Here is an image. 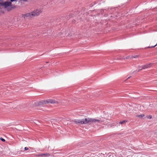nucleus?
<instances>
[{
    "label": "nucleus",
    "instance_id": "nucleus-1",
    "mask_svg": "<svg viewBox=\"0 0 157 157\" xmlns=\"http://www.w3.org/2000/svg\"><path fill=\"white\" fill-rule=\"evenodd\" d=\"M73 122L75 124H91V123H100L101 121L100 120L90 118H86L85 119H83L81 120L75 119Z\"/></svg>",
    "mask_w": 157,
    "mask_h": 157
},
{
    "label": "nucleus",
    "instance_id": "nucleus-2",
    "mask_svg": "<svg viewBox=\"0 0 157 157\" xmlns=\"http://www.w3.org/2000/svg\"><path fill=\"white\" fill-rule=\"evenodd\" d=\"M1 6H4L8 11L11 10L13 8L11 2H0V9H1Z\"/></svg>",
    "mask_w": 157,
    "mask_h": 157
},
{
    "label": "nucleus",
    "instance_id": "nucleus-3",
    "mask_svg": "<svg viewBox=\"0 0 157 157\" xmlns=\"http://www.w3.org/2000/svg\"><path fill=\"white\" fill-rule=\"evenodd\" d=\"M59 102V101H58L52 99H48L46 100H43L40 101L39 103V105H40L48 103L58 104Z\"/></svg>",
    "mask_w": 157,
    "mask_h": 157
},
{
    "label": "nucleus",
    "instance_id": "nucleus-4",
    "mask_svg": "<svg viewBox=\"0 0 157 157\" xmlns=\"http://www.w3.org/2000/svg\"><path fill=\"white\" fill-rule=\"evenodd\" d=\"M42 12V11L40 9H36L34 10L32 12L31 15H32L33 17L35 16H37L40 14Z\"/></svg>",
    "mask_w": 157,
    "mask_h": 157
},
{
    "label": "nucleus",
    "instance_id": "nucleus-5",
    "mask_svg": "<svg viewBox=\"0 0 157 157\" xmlns=\"http://www.w3.org/2000/svg\"><path fill=\"white\" fill-rule=\"evenodd\" d=\"M32 14V13H29L23 15V17L25 19L27 17H33V16L31 15Z\"/></svg>",
    "mask_w": 157,
    "mask_h": 157
},
{
    "label": "nucleus",
    "instance_id": "nucleus-6",
    "mask_svg": "<svg viewBox=\"0 0 157 157\" xmlns=\"http://www.w3.org/2000/svg\"><path fill=\"white\" fill-rule=\"evenodd\" d=\"M153 64L152 63H150L143 65L142 66V69H145L146 68H148L151 66Z\"/></svg>",
    "mask_w": 157,
    "mask_h": 157
},
{
    "label": "nucleus",
    "instance_id": "nucleus-7",
    "mask_svg": "<svg viewBox=\"0 0 157 157\" xmlns=\"http://www.w3.org/2000/svg\"><path fill=\"white\" fill-rule=\"evenodd\" d=\"M50 155V154L49 153H45L39 154L38 155L41 156H49Z\"/></svg>",
    "mask_w": 157,
    "mask_h": 157
},
{
    "label": "nucleus",
    "instance_id": "nucleus-8",
    "mask_svg": "<svg viewBox=\"0 0 157 157\" xmlns=\"http://www.w3.org/2000/svg\"><path fill=\"white\" fill-rule=\"evenodd\" d=\"M144 114H141V115H137L136 116V117H140V118H142L143 117H144Z\"/></svg>",
    "mask_w": 157,
    "mask_h": 157
},
{
    "label": "nucleus",
    "instance_id": "nucleus-9",
    "mask_svg": "<svg viewBox=\"0 0 157 157\" xmlns=\"http://www.w3.org/2000/svg\"><path fill=\"white\" fill-rule=\"evenodd\" d=\"M126 122H127V121H120V124H122L125 123Z\"/></svg>",
    "mask_w": 157,
    "mask_h": 157
},
{
    "label": "nucleus",
    "instance_id": "nucleus-10",
    "mask_svg": "<svg viewBox=\"0 0 157 157\" xmlns=\"http://www.w3.org/2000/svg\"><path fill=\"white\" fill-rule=\"evenodd\" d=\"M138 67H139V69L137 71L138 72L140 71L142 69H143L142 68L141 69H140V68L142 67H141L140 66H139Z\"/></svg>",
    "mask_w": 157,
    "mask_h": 157
},
{
    "label": "nucleus",
    "instance_id": "nucleus-11",
    "mask_svg": "<svg viewBox=\"0 0 157 157\" xmlns=\"http://www.w3.org/2000/svg\"><path fill=\"white\" fill-rule=\"evenodd\" d=\"M138 56L136 55L135 56H132V58H136V57H138Z\"/></svg>",
    "mask_w": 157,
    "mask_h": 157
},
{
    "label": "nucleus",
    "instance_id": "nucleus-12",
    "mask_svg": "<svg viewBox=\"0 0 157 157\" xmlns=\"http://www.w3.org/2000/svg\"><path fill=\"white\" fill-rule=\"evenodd\" d=\"M0 139L3 142H5V140L2 137L0 138Z\"/></svg>",
    "mask_w": 157,
    "mask_h": 157
},
{
    "label": "nucleus",
    "instance_id": "nucleus-13",
    "mask_svg": "<svg viewBox=\"0 0 157 157\" xmlns=\"http://www.w3.org/2000/svg\"><path fill=\"white\" fill-rule=\"evenodd\" d=\"M147 118L149 119H151L152 117V116L151 115H149L147 117Z\"/></svg>",
    "mask_w": 157,
    "mask_h": 157
},
{
    "label": "nucleus",
    "instance_id": "nucleus-14",
    "mask_svg": "<svg viewBox=\"0 0 157 157\" xmlns=\"http://www.w3.org/2000/svg\"><path fill=\"white\" fill-rule=\"evenodd\" d=\"M157 45V44L155 45L154 46H151V47H149V48H154L155 46H156Z\"/></svg>",
    "mask_w": 157,
    "mask_h": 157
},
{
    "label": "nucleus",
    "instance_id": "nucleus-15",
    "mask_svg": "<svg viewBox=\"0 0 157 157\" xmlns=\"http://www.w3.org/2000/svg\"><path fill=\"white\" fill-rule=\"evenodd\" d=\"M24 149L25 150H27L29 149L28 148L26 147H25Z\"/></svg>",
    "mask_w": 157,
    "mask_h": 157
},
{
    "label": "nucleus",
    "instance_id": "nucleus-16",
    "mask_svg": "<svg viewBox=\"0 0 157 157\" xmlns=\"http://www.w3.org/2000/svg\"><path fill=\"white\" fill-rule=\"evenodd\" d=\"M131 77V76H130V77H129L127 79V80L128 79H129L130 77Z\"/></svg>",
    "mask_w": 157,
    "mask_h": 157
},
{
    "label": "nucleus",
    "instance_id": "nucleus-17",
    "mask_svg": "<svg viewBox=\"0 0 157 157\" xmlns=\"http://www.w3.org/2000/svg\"><path fill=\"white\" fill-rule=\"evenodd\" d=\"M128 58V57H127L126 58Z\"/></svg>",
    "mask_w": 157,
    "mask_h": 157
}]
</instances>
